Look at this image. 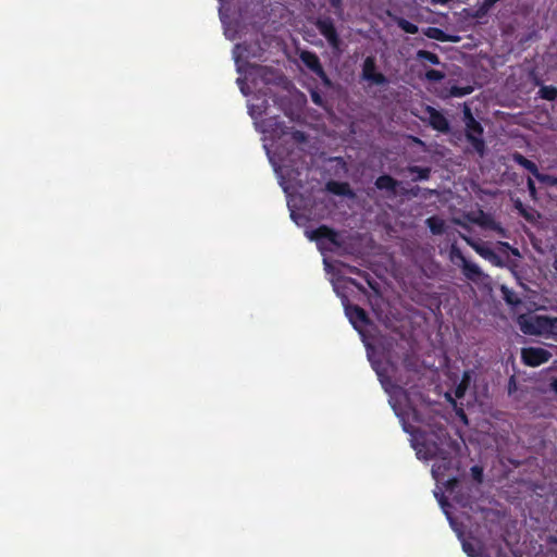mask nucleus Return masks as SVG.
<instances>
[{
	"instance_id": "473e14b6",
	"label": "nucleus",
	"mask_w": 557,
	"mask_h": 557,
	"mask_svg": "<svg viewBox=\"0 0 557 557\" xmlns=\"http://www.w3.org/2000/svg\"><path fill=\"white\" fill-rule=\"evenodd\" d=\"M528 188H529L530 195L534 198L535 194H536V189H535L534 182L531 178L528 180Z\"/></svg>"
},
{
	"instance_id": "a211bd4d",
	"label": "nucleus",
	"mask_w": 557,
	"mask_h": 557,
	"mask_svg": "<svg viewBox=\"0 0 557 557\" xmlns=\"http://www.w3.org/2000/svg\"><path fill=\"white\" fill-rule=\"evenodd\" d=\"M375 185L379 189L394 190L397 182L388 175H383L376 180Z\"/></svg>"
},
{
	"instance_id": "c85d7f7f",
	"label": "nucleus",
	"mask_w": 557,
	"mask_h": 557,
	"mask_svg": "<svg viewBox=\"0 0 557 557\" xmlns=\"http://www.w3.org/2000/svg\"><path fill=\"white\" fill-rule=\"evenodd\" d=\"M412 172H418L419 173V178L420 180H424V178H428L429 176V173L430 171L428 169H418V168H414L411 170Z\"/></svg>"
},
{
	"instance_id": "58836bf2",
	"label": "nucleus",
	"mask_w": 557,
	"mask_h": 557,
	"mask_svg": "<svg viewBox=\"0 0 557 557\" xmlns=\"http://www.w3.org/2000/svg\"><path fill=\"white\" fill-rule=\"evenodd\" d=\"M552 388L555 393H557V379H555L553 382H552Z\"/></svg>"
},
{
	"instance_id": "c9c22d12",
	"label": "nucleus",
	"mask_w": 557,
	"mask_h": 557,
	"mask_svg": "<svg viewBox=\"0 0 557 557\" xmlns=\"http://www.w3.org/2000/svg\"><path fill=\"white\" fill-rule=\"evenodd\" d=\"M510 252L516 257H521L520 251L517 248L510 247Z\"/></svg>"
},
{
	"instance_id": "dca6fc26",
	"label": "nucleus",
	"mask_w": 557,
	"mask_h": 557,
	"mask_svg": "<svg viewBox=\"0 0 557 557\" xmlns=\"http://www.w3.org/2000/svg\"><path fill=\"white\" fill-rule=\"evenodd\" d=\"M280 139L285 144H289V143L300 144V143L305 141L306 137H305L304 133H301V132L292 131V132H283Z\"/></svg>"
},
{
	"instance_id": "a18cd8bd",
	"label": "nucleus",
	"mask_w": 557,
	"mask_h": 557,
	"mask_svg": "<svg viewBox=\"0 0 557 557\" xmlns=\"http://www.w3.org/2000/svg\"><path fill=\"white\" fill-rule=\"evenodd\" d=\"M429 37L438 38L437 36H434L432 34H429Z\"/></svg>"
},
{
	"instance_id": "ea45409f",
	"label": "nucleus",
	"mask_w": 557,
	"mask_h": 557,
	"mask_svg": "<svg viewBox=\"0 0 557 557\" xmlns=\"http://www.w3.org/2000/svg\"><path fill=\"white\" fill-rule=\"evenodd\" d=\"M331 2H332V4H333L334 7H338V5H339L341 0H331Z\"/></svg>"
},
{
	"instance_id": "423d86ee",
	"label": "nucleus",
	"mask_w": 557,
	"mask_h": 557,
	"mask_svg": "<svg viewBox=\"0 0 557 557\" xmlns=\"http://www.w3.org/2000/svg\"><path fill=\"white\" fill-rule=\"evenodd\" d=\"M550 358L552 354L542 347H524L521 349V359L529 367H539Z\"/></svg>"
},
{
	"instance_id": "79ce46f5",
	"label": "nucleus",
	"mask_w": 557,
	"mask_h": 557,
	"mask_svg": "<svg viewBox=\"0 0 557 557\" xmlns=\"http://www.w3.org/2000/svg\"><path fill=\"white\" fill-rule=\"evenodd\" d=\"M460 417H461V419H462L465 422H467V418H466V414H465L463 412H461V413H460Z\"/></svg>"
},
{
	"instance_id": "4be33fe9",
	"label": "nucleus",
	"mask_w": 557,
	"mask_h": 557,
	"mask_svg": "<svg viewBox=\"0 0 557 557\" xmlns=\"http://www.w3.org/2000/svg\"><path fill=\"white\" fill-rule=\"evenodd\" d=\"M398 26L408 34H417L418 33V26L408 22L407 20L400 18L398 21Z\"/></svg>"
},
{
	"instance_id": "9b49d317",
	"label": "nucleus",
	"mask_w": 557,
	"mask_h": 557,
	"mask_svg": "<svg viewBox=\"0 0 557 557\" xmlns=\"http://www.w3.org/2000/svg\"><path fill=\"white\" fill-rule=\"evenodd\" d=\"M300 60L305 63L307 67H309L313 73H315L325 84H329V78L317 54L309 51H302L300 53Z\"/></svg>"
},
{
	"instance_id": "4468645a",
	"label": "nucleus",
	"mask_w": 557,
	"mask_h": 557,
	"mask_svg": "<svg viewBox=\"0 0 557 557\" xmlns=\"http://www.w3.org/2000/svg\"><path fill=\"white\" fill-rule=\"evenodd\" d=\"M346 315L355 329L360 330L367 323V317L364 311L357 306H346Z\"/></svg>"
},
{
	"instance_id": "a878e982",
	"label": "nucleus",
	"mask_w": 557,
	"mask_h": 557,
	"mask_svg": "<svg viewBox=\"0 0 557 557\" xmlns=\"http://www.w3.org/2000/svg\"><path fill=\"white\" fill-rule=\"evenodd\" d=\"M425 77L429 79V81H434V82H437V81H441L444 78V74L440 71H436V70H429L426 73H425Z\"/></svg>"
},
{
	"instance_id": "7c9ffc66",
	"label": "nucleus",
	"mask_w": 557,
	"mask_h": 557,
	"mask_svg": "<svg viewBox=\"0 0 557 557\" xmlns=\"http://www.w3.org/2000/svg\"><path fill=\"white\" fill-rule=\"evenodd\" d=\"M264 72H265V70L263 67L251 66L250 75H258V76L264 77Z\"/></svg>"
},
{
	"instance_id": "f8f14e48",
	"label": "nucleus",
	"mask_w": 557,
	"mask_h": 557,
	"mask_svg": "<svg viewBox=\"0 0 557 557\" xmlns=\"http://www.w3.org/2000/svg\"><path fill=\"white\" fill-rule=\"evenodd\" d=\"M426 119L430 125L442 133H447L449 131V123L447 119L434 108L428 107L425 109Z\"/></svg>"
},
{
	"instance_id": "6ab92c4d",
	"label": "nucleus",
	"mask_w": 557,
	"mask_h": 557,
	"mask_svg": "<svg viewBox=\"0 0 557 557\" xmlns=\"http://www.w3.org/2000/svg\"><path fill=\"white\" fill-rule=\"evenodd\" d=\"M469 382H470V375L468 372H466L463 374L462 381L459 383V385L455 389V396L457 398L463 397V395L468 388Z\"/></svg>"
},
{
	"instance_id": "c03bdc74",
	"label": "nucleus",
	"mask_w": 557,
	"mask_h": 557,
	"mask_svg": "<svg viewBox=\"0 0 557 557\" xmlns=\"http://www.w3.org/2000/svg\"><path fill=\"white\" fill-rule=\"evenodd\" d=\"M432 32L434 33H440V30L437 28H434V29H431Z\"/></svg>"
},
{
	"instance_id": "aec40b11",
	"label": "nucleus",
	"mask_w": 557,
	"mask_h": 557,
	"mask_svg": "<svg viewBox=\"0 0 557 557\" xmlns=\"http://www.w3.org/2000/svg\"><path fill=\"white\" fill-rule=\"evenodd\" d=\"M515 160L520 164L522 165L524 169H527L528 171H530L533 175L536 173L537 171V166L535 165V163H533L532 161L528 160L527 158H524L523 156L521 154H517L515 157Z\"/></svg>"
},
{
	"instance_id": "e433bc0d",
	"label": "nucleus",
	"mask_w": 557,
	"mask_h": 557,
	"mask_svg": "<svg viewBox=\"0 0 557 557\" xmlns=\"http://www.w3.org/2000/svg\"><path fill=\"white\" fill-rule=\"evenodd\" d=\"M498 246H499V247H503V248H506V249H508V250H509V249H510V247H511L508 243H505V242H499V243H498Z\"/></svg>"
},
{
	"instance_id": "37998d69",
	"label": "nucleus",
	"mask_w": 557,
	"mask_h": 557,
	"mask_svg": "<svg viewBox=\"0 0 557 557\" xmlns=\"http://www.w3.org/2000/svg\"><path fill=\"white\" fill-rule=\"evenodd\" d=\"M517 208L521 209V203H518ZM523 214L524 212L522 210H520Z\"/></svg>"
},
{
	"instance_id": "6e6552de",
	"label": "nucleus",
	"mask_w": 557,
	"mask_h": 557,
	"mask_svg": "<svg viewBox=\"0 0 557 557\" xmlns=\"http://www.w3.org/2000/svg\"><path fill=\"white\" fill-rule=\"evenodd\" d=\"M483 128L475 119H471L470 123L466 124V134L468 140L471 143L472 147L482 154L484 151V141L482 139Z\"/></svg>"
},
{
	"instance_id": "7ed1b4c3",
	"label": "nucleus",
	"mask_w": 557,
	"mask_h": 557,
	"mask_svg": "<svg viewBox=\"0 0 557 557\" xmlns=\"http://www.w3.org/2000/svg\"><path fill=\"white\" fill-rule=\"evenodd\" d=\"M520 331L527 335L557 341V317L524 313L517 318Z\"/></svg>"
},
{
	"instance_id": "39448f33",
	"label": "nucleus",
	"mask_w": 557,
	"mask_h": 557,
	"mask_svg": "<svg viewBox=\"0 0 557 557\" xmlns=\"http://www.w3.org/2000/svg\"><path fill=\"white\" fill-rule=\"evenodd\" d=\"M309 239L315 240L320 249L332 250L334 247L339 246L337 243V235L326 226H321L313 231H306Z\"/></svg>"
},
{
	"instance_id": "412c9836",
	"label": "nucleus",
	"mask_w": 557,
	"mask_h": 557,
	"mask_svg": "<svg viewBox=\"0 0 557 557\" xmlns=\"http://www.w3.org/2000/svg\"><path fill=\"white\" fill-rule=\"evenodd\" d=\"M540 95L544 99L554 100L557 97V89L552 86H543L540 89Z\"/></svg>"
},
{
	"instance_id": "a19ab883",
	"label": "nucleus",
	"mask_w": 557,
	"mask_h": 557,
	"mask_svg": "<svg viewBox=\"0 0 557 557\" xmlns=\"http://www.w3.org/2000/svg\"><path fill=\"white\" fill-rule=\"evenodd\" d=\"M249 110H250V114L256 117V114H255V111H253V106H250L249 107Z\"/></svg>"
},
{
	"instance_id": "bb28decb",
	"label": "nucleus",
	"mask_w": 557,
	"mask_h": 557,
	"mask_svg": "<svg viewBox=\"0 0 557 557\" xmlns=\"http://www.w3.org/2000/svg\"><path fill=\"white\" fill-rule=\"evenodd\" d=\"M471 475L473 476L474 481L476 483H481L482 482V475H483V470L481 467L479 466H473L471 468Z\"/></svg>"
},
{
	"instance_id": "f257e3e1",
	"label": "nucleus",
	"mask_w": 557,
	"mask_h": 557,
	"mask_svg": "<svg viewBox=\"0 0 557 557\" xmlns=\"http://www.w3.org/2000/svg\"><path fill=\"white\" fill-rule=\"evenodd\" d=\"M417 456L423 460H435L432 466V474L436 480L444 476V472L450 466L451 444L445 435H435L418 442L414 446Z\"/></svg>"
},
{
	"instance_id": "4c0bfd02",
	"label": "nucleus",
	"mask_w": 557,
	"mask_h": 557,
	"mask_svg": "<svg viewBox=\"0 0 557 557\" xmlns=\"http://www.w3.org/2000/svg\"><path fill=\"white\" fill-rule=\"evenodd\" d=\"M449 0H432L433 4H446Z\"/></svg>"
},
{
	"instance_id": "72a5a7b5",
	"label": "nucleus",
	"mask_w": 557,
	"mask_h": 557,
	"mask_svg": "<svg viewBox=\"0 0 557 557\" xmlns=\"http://www.w3.org/2000/svg\"><path fill=\"white\" fill-rule=\"evenodd\" d=\"M239 86H240V90L244 95H248L249 92V88L246 86V84L242 81V79H238L237 81Z\"/></svg>"
},
{
	"instance_id": "5701e85b",
	"label": "nucleus",
	"mask_w": 557,
	"mask_h": 557,
	"mask_svg": "<svg viewBox=\"0 0 557 557\" xmlns=\"http://www.w3.org/2000/svg\"><path fill=\"white\" fill-rule=\"evenodd\" d=\"M418 58L426 60V61L431 62L432 64L440 63L438 57L435 53H432L430 51H424V50L418 51Z\"/></svg>"
},
{
	"instance_id": "f3484780",
	"label": "nucleus",
	"mask_w": 557,
	"mask_h": 557,
	"mask_svg": "<svg viewBox=\"0 0 557 557\" xmlns=\"http://www.w3.org/2000/svg\"><path fill=\"white\" fill-rule=\"evenodd\" d=\"M426 225L429 226L430 231L435 234L440 235L443 234L445 231V222L444 220L437 218V216H431L426 220Z\"/></svg>"
},
{
	"instance_id": "2f4dec72",
	"label": "nucleus",
	"mask_w": 557,
	"mask_h": 557,
	"mask_svg": "<svg viewBox=\"0 0 557 557\" xmlns=\"http://www.w3.org/2000/svg\"><path fill=\"white\" fill-rule=\"evenodd\" d=\"M243 47L242 46H236L235 49H234V57H235V60L236 62H238V59L243 57Z\"/></svg>"
},
{
	"instance_id": "ddd939ff",
	"label": "nucleus",
	"mask_w": 557,
	"mask_h": 557,
	"mask_svg": "<svg viewBox=\"0 0 557 557\" xmlns=\"http://www.w3.org/2000/svg\"><path fill=\"white\" fill-rule=\"evenodd\" d=\"M473 222L483 228L493 230L502 236H506L505 230L488 214L480 212L479 215L473 219Z\"/></svg>"
},
{
	"instance_id": "c756f323",
	"label": "nucleus",
	"mask_w": 557,
	"mask_h": 557,
	"mask_svg": "<svg viewBox=\"0 0 557 557\" xmlns=\"http://www.w3.org/2000/svg\"><path fill=\"white\" fill-rule=\"evenodd\" d=\"M463 115H465V122H466V124H467V123H470V120H471V119H474V117H473V115H472V113H471L470 108H469L467 104H465V106H463Z\"/></svg>"
},
{
	"instance_id": "f03ea898",
	"label": "nucleus",
	"mask_w": 557,
	"mask_h": 557,
	"mask_svg": "<svg viewBox=\"0 0 557 557\" xmlns=\"http://www.w3.org/2000/svg\"><path fill=\"white\" fill-rule=\"evenodd\" d=\"M460 490H438L435 491L434 496L438 500L443 511L445 512L447 519L450 522V525L454 528L459 539L462 542V548L465 553L469 557H480L481 554V545L476 540H465L461 537L458 529L455 527L453 521V512L451 509H457L458 507H463L462 502L458 498Z\"/></svg>"
},
{
	"instance_id": "cd10ccee",
	"label": "nucleus",
	"mask_w": 557,
	"mask_h": 557,
	"mask_svg": "<svg viewBox=\"0 0 557 557\" xmlns=\"http://www.w3.org/2000/svg\"><path fill=\"white\" fill-rule=\"evenodd\" d=\"M502 292H503L507 302L513 305V304H517L519 301L507 287L503 286L502 287Z\"/></svg>"
},
{
	"instance_id": "393cba45",
	"label": "nucleus",
	"mask_w": 557,
	"mask_h": 557,
	"mask_svg": "<svg viewBox=\"0 0 557 557\" xmlns=\"http://www.w3.org/2000/svg\"><path fill=\"white\" fill-rule=\"evenodd\" d=\"M471 92H472L471 87L461 88V87L454 86L450 89V95L454 97H462V96L469 95Z\"/></svg>"
},
{
	"instance_id": "0eeeda50",
	"label": "nucleus",
	"mask_w": 557,
	"mask_h": 557,
	"mask_svg": "<svg viewBox=\"0 0 557 557\" xmlns=\"http://www.w3.org/2000/svg\"><path fill=\"white\" fill-rule=\"evenodd\" d=\"M461 237L478 255L490 261L493 265L498 268L506 267L505 261L486 245L475 242L466 235H462Z\"/></svg>"
},
{
	"instance_id": "20e7f679",
	"label": "nucleus",
	"mask_w": 557,
	"mask_h": 557,
	"mask_svg": "<svg viewBox=\"0 0 557 557\" xmlns=\"http://www.w3.org/2000/svg\"><path fill=\"white\" fill-rule=\"evenodd\" d=\"M449 260L458 265L465 277L478 285L491 286L492 278L488 274L474 262L468 260L461 252V250L453 244L449 250Z\"/></svg>"
},
{
	"instance_id": "2eb2a0df",
	"label": "nucleus",
	"mask_w": 557,
	"mask_h": 557,
	"mask_svg": "<svg viewBox=\"0 0 557 557\" xmlns=\"http://www.w3.org/2000/svg\"><path fill=\"white\" fill-rule=\"evenodd\" d=\"M329 191L341 195V196H351L352 193L347 183H338V182H329L326 185Z\"/></svg>"
},
{
	"instance_id": "9d476101",
	"label": "nucleus",
	"mask_w": 557,
	"mask_h": 557,
	"mask_svg": "<svg viewBox=\"0 0 557 557\" xmlns=\"http://www.w3.org/2000/svg\"><path fill=\"white\" fill-rule=\"evenodd\" d=\"M319 32L325 37L333 49H339L341 40L333 22L330 18H322L317 22Z\"/></svg>"
},
{
	"instance_id": "f704fd0d",
	"label": "nucleus",
	"mask_w": 557,
	"mask_h": 557,
	"mask_svg": "<svg viewBox=\"0 0 557 557\" xmlns=\"http://www.w3.org/2000/svg\"><path fill=\"white\" fill-rule=\"evenodd\" d=\"M312 100L317 104H321L322 102L321 96L317 92H312Z\"/></svg>"
},
{
	"instance_id": "b1692460",
	"label": "nucleus",
	"mask_w": 557,
	"mask_h": 557,
	"mask_svg": "<svg viewBox=\"0 0 557 557\" xmlns=\"http://www.w3.org/2000/svg\"><path fill=\"white\" fill-rule=\"evenodd\" d=\"M534 176L536 177V180H539L543 184L550 185V186L557 185V178L556 177L550 176V175H546V174H542V173L539 172V170L536 171Z\"/></svg>"
},
{
	"instance_id": "1a4fd4ad",
	"label": "nucleus",
	"mask_w": 557,
	"mask_h": 557,
	"mask_svg": "<svg viewBox=\"0 0 557 557\" xmlns=\"http://www.w3.org/2000/svg\"><path fill=\"white\" fill-rule=\"evenodd\" d=\"M362 78L373 85H384L386 77L376 72L375 60L373 57H367L362 64Z\"/></svg>"
}]
</instances>
